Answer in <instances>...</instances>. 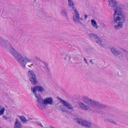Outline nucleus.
<instances>
[{"label":"nucleus","mask_w":128,"mask_h":128,"mask_svg":"<svg viewBox=\"0 0 128 128\" xmlns=\"http://www.w3.org/2000/svg\"><path fill=\"white\" fill-rule=\"evenodd\" d=\"M82 102H80L79 105L82 110L87 111L89 110L92 112H98L102 106L98 102L88 97L84 96L82 97Z\"/></svg>","instance_id":"obj_1"},{"label":"nucleus","mask_w":128,"mask_h":128,"mask_svg":"<svg viewBox=\"0 0 128 128\" xmlns=\"http://www.w3.org/2000/svg\"><path fill=\"white\" fill-rule=\"evenodd\" d=\"M10 52L14 59L23 68H26V64L30 68L33 66L32 60L29 57L25 55L22 56L20 53L13 48H10Z\"/></svg>","instance_id":"obj_2"},{"label":"nucleus","mask_w":128,"mask_h":128,"mask_svg":"<svg viewBox=\"0 0 128 128\" xmlns=\"http://www.w3.org/2000/svg\"><path fill=\"white\" fill-rule=\"evenodd\" d=\"M124 7L122 4L119 5L115 9V12L114 13V21L118 24L114 26L116 29L121 28L123 26V23L125 20V16L122 12V10Z\"/></svg>","instance_id":"obj_3"},{"label":"nucleus","mask_w":128,"mask_h":128,"mask_svg":"<svg viewBox=\"0 0 128 128\" xmlns=\"http://www.w3.org/2000/svg\"><path fill=\"white\" fill-rule=\"evenodd\" d=\"M37 106L41 109H43L48 105H52L54 103V101L52 97H48L42 99V96L36 100Z\"/></svg>","instance_id":"obj_4"},{"label":"nucleus","mask_w":128,"mask_h":128,"mask_svg":"<svg viewBox=\"0 0 128 128\" xmlns=\"http://www.w3.org/2000/svg\"><path fill=\"white\" fill-rule=\"evenodd\" d=\"M88 36L91 39H94L95 42L100 47L106 48L107 47V44L106 41L102 40L98 36L94 33L88 34Z\"/></svg>","instance_id":"obj_5"},{"label":"nucleus","mask_w":128,"mask_h":128,"mask_svg":"<svg viewBox=\"0 0 128 128\" xmlns=\"http://www.w3.org/2000/svg\"><path fill=\"white\" fill-rule=\"evenodd\" d=\"M31 91L36 100L42 97L38 92H42L44 91L43 87L41 86H36L31 88Z\"/></svg>","instance_id":"obj_6"},{"label":"nucleus","mask_w":128,"mask_h":128,"mask_svg":"<svg viewBox=\"0 0 128 128\" xmlns=\"http://www.w3.org/2000/svg\"><path fill=\"white\" fill-rule=\"evenodd\" d=\"M76 120L78 124L86 128H96V125L88 120L76 118Z\"/></svg>","instance_id":"obj_7"},{"label":"nucleus","mask_w":128,"mask_h":128,"mask_svg":"<svg viewBox=\"0 0 128 128\" xmlns=\"http://www.w3.org/2000/svg\"><path fill=\"white\" fill-rule=\"evenodd\" d=\"M73 10L74 12V14L73 16V19L74 22L76 23L81 24V23L80 21V20H82L83 19L80 18V14L75 8H73Z\"/></svg>","instance_id":"obj_8"},{"label":"nucleus","mask_w":128,"mask_h":128,"mask_svg":"<svg viewBox=\"0 0 128 128\" xmlns=\"http://www.w3.org/2000/svg\"><path fill=\"white\" fill-rule=\"evenodd\" d=\"M108 6L110 7L114 8V13L115 12V9L120 4L122 5L124 7L122 11L125 9V6L123 4H122L119 3L116 0H109L108 1Z\"/></svg>","instance_id":"obj_9"},{"label":"nucleus","mask_w":128,"mask_h":128,"mask_svg":"<svg viewBox=\"0 0 128 128\" xmlns=\"http://www.w3.org/2000/svg\"><path fill=\"white\" fill-rule=\"evenodd\" d=\"M0 45L5 48H7L10 44L8 41L0 36Z\"/></svg>","instance_id":"obj_10"},{"label":"nucleus","mask_w":128,"mask_h":128,"mask_svg":"<svg viewBox=\"0 0 128 128\" xmlns=\"http://www.w3.org/2000/svg\"><path fill=\"white\" fill-rule=\"evenodd\" d=\"M60 55L62 56L64 55V58L65 60H70L72 57V53L70 52L60 53Z\"/></svg>","instance_id":"obj_11"},{"label":"nucleus","mask_w":128,"mask_h":128,"mask_svg":"<svg viewBox=\"0 0 128 128\" xmlns=\"http://www.w3.org/2000/svg\"><path fill=\"white\" fill-rule=\"evenodd\" d=\"M111 52L112 54L115 56H117L120 55V52L117 49L114 47H112L110 48Z\"/></svg>","instance_id":"obj_12"},{"label":"nucleus","mask_w":128,"mask_h":128,"mask_svg":"<svg viewBox=\"0 0 128 128\" xmlns=\"http://www.w3.org/2000/svg\"><path fill=\"white\" fill-rule=\"evenodd\" d=\"M14 128H22V124L17 118H16V120Z\"/></svg>","instance_id":"obj_13"},{"label":"nucleus","mask_w":128,"mask_h":128,"mask_svg":"<svg viewBox=\"0 0 128 128\" xmlns=\"http://www.w3.org/2000/svg\"><path fill=\"white\" fill-rule=\"evenodd\" d=\"M61 101L62 104H63V106L67 108H68L70 109H72L73 108L72 106L69 103L62 100H61Z\"/></svg>","instance_id":"obj_14"},{"label":"nucleus","mask_w":128,"mask_h":128,"mask_svg":"<svg viewBox=\"0 0 128 128\" xmlns=\"http://www.w3.org/2000/svg\"><path fill=\"white\" fill-rule=\"evenodd\" d=\"M29 80L30 82L31 83L33 84H37L38 83V82L36 78V76L30 77Z\"/></svg>","instance_id":"obj_15"},{"label":"nucleus","mask_w":128,"mask_h":128,"mask_svg":"<svg viewBox=\"0 0 128 128\" xmlns=\"http://www.w3.org/2000/svg\"><path fill=\"white\" fill-rule=\"evenodd\" d=\"M27 76L30 77H32L36 76V74L34 71L30 70L27 72Z\"/></svg>","instance_id":"obj_16"},{"label":"nucleus","mask_w":128,"mask_h":128,"mask_svg":"<svg viewBox=\"0 0 128 128\" xmlns=\"http://www.w3.org/2000/svg\"><path fill=\"white\" fill-rule=\"evenodd\" d=\"M91 24L93 28L95 29H97L98 28V26L97 25L96 21L94 19L91 20Z\"/></svg>","instance_id":"obj_17"},{"label":"nucleus","mask_w":128,"mask_h":128,"mask_svg":"<svg viewBox=\"0 0 128 128\" xmlns=\"http://www.w3.org/2000/svg\"><path fill=\"white\" fill-rule=\"evenodd\" d=\"M68 6H69L72 8L73 10V8H75L74 6V3L73 0H68Z\"/></svg>","instance_id":"obj_18"},{"label":"nucleus","mask_w":128,"mask_h":128,"mask_svg":"<svg viewBox=\"0 0 128 128\" xmlns=\"http://www.w3.org/2000/svg\"><path fill=\"white\" fill-rule=\"evenodd\" d=\"M19 118L23 123H25L28 121V120H27L26 117L24 116H19Z\"/></svg>","instance_id":"obj_19"},{"label":"nucleus","mask_w":128,"mask_h":128,"mask_svg":"<svg viewBox=\"0 0 128 128\" xmlns=\"http://www.w3.org/2000/svg\"><path fill=\"white\" fill-rule=\"evenodd\" d=\"M6 110L5 107L4 106H2L0 104V116L4 114Z\"/></svg>","instance_id":"obj_20"},{"label":"nucleus","mask_w":128,"mask_h":128,"mask_svg":"<svg viewBox=\"0 0 128 128\" xmlns=\"http://www.w3.org/2000/svg\"><path fill=\"white\" fill-rule=\"evenodd\" d=\"M61 12L62 15L64 16L66 19H68L67 13L66 10L65 9L62 10H61Z\"/></svg>","instance_id":"obj_21"},{"label":"nucleus","mask_w":128,"mask_h":128,"mask_svg":"<svg viewBox=\"0 0 128 128\" xmlns=\"http://www.w3.org/2000/svg\"><path fill=\"white\" fill-rule=\"evenodd\" d=\"M108 121L112 123L115 125H117L118 124V123L117 121L112 120L111 119L108 118L107 119Z\"/></svg>","instance_id":"obj_22"},{"label":"nucleus","mask_w":128,"mask_h":128,"mask_svg":"<svg viewBox=\"0 0 128 128\" xmlns=\"http://www.w3.org/2000/svg\"><path fill=\"white\" fill-rule=\"evenodd\" d=\"M36 124L42 127H45L46 126V124H42L41 123L39 122H36Z\"/></svg>","instance_id":"obj_23"},{"label":"nucleus","mask_w":128,"mask_h":128,"mask_svg":"<svg viewBox=\"0 0 128 128\" xmlns=\"http://www.w3.org/2000/svg\"><path fill=\"white\" fill-rule=\"evenodd\" d=\"M84 61L86 64H88V62L86 59L85 58H84Z\"/></svg>","instance_id":"obj_24"},{"label":"nucleus","mask_w":128,"mask_h":128,"mask_svg":"<svg viewBox=\"0 0 128 128\" xmlns=\"http://www.w3.org/2000/svg\"><path fill=\"white\" fill-rule=\"evenodd\" d=\"M61 109L62 111L63 112H66V110L64 109L63 108H61Z\"/></svg>","instance_id":"obj_25"},{"label":"nucleus","mask_w":128,"mask_h":128,"mask_svg":"<svg viewBox=\"0 0 128 128\" xmlns=\"http://www.w3.org/2000/svg\"><path fill=\"white\" fill-rule=\"evenodd\" d=\"M87 16L86 14H85L84 15V18L85 19H86L87 17Z\"/></svg>","instance_id":"obj_26"},{"label":"nucleus","mask_w":128,"mask_h":128,"mask_svg":"<svg viewBox=\"0 0 128 128\" xmlns=\"http://www.w3.org/2000/svg\"><path fill=\"white\" fill-rule=\"evenodd\" d=\"M90 62L92 65H93L94 64V63H93L92 61V60H90Z\"/></svg>","instance_id":"obj_27"},{"label":"nucleus","mask_w":128,"mask_h":128,"mask_svg":"<svg viewBox=\"0 0 128 128\" xmlns=\"http://www.w3.org/2000/svg\"><path fill=\"white\" fill-rule=\"evenodd\" d=\"M3 118H4L5 120H6L7 119V117L5 116H3Z\"/></svg>","instance_id":"obj_28"},{"label":"nucleus","mask_w":128,"mask_h":128,"mask_svg":"<svg viewBox=\"0 0 128 128\" xmlns=\"http://www.w3.org/2000/svg\"><path fill=\"white\" fill-rule=\"evenodd\" d=\"M36 60H39V58H38V57H36Z\"/></svg>","instance_id":"obj_29"},{"label":"nucleus","mask_w":128,"mask_h":128,"mask_svg":"<svg viewBox=\"0 0 128 128\" xmlns=\"http://www.w3.org/2000/svg\"><path fill=\"white\" fill-rule=\"evenodd\" d=\"M46 70H48V68H47V67H46Z\"/></svg>","instance_id":"obj_30"},{"label":"nucleus","mask_w":128,"mask_h":128,"mask_svg":"<svg viewBox=\"0 0 128 128\" xmlns=\"http://www.w3.org/2000/svg\"><path fill=\"white\" fill-rule=\"evenodd\" d=\"M0 128H1V127L0 126Z\"/></svg>","instance_id":"obj_31"}]
</instances>
